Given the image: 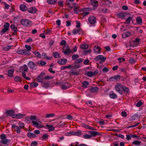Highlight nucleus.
<instances>
[{"mask_svg": "<svg viewBox=\"0 0 146 146\" xmlns=\"http://www.w3.org/2000/svg\"><path fill=\"white\" fill-rule=\"evenodd\" d=\"M91 52V50H84L83 51V54H86L88 53H90Z\"/></svg>", "mask_w": 146, "mask_h": 146, "instance_id": "63", "label": "nucleus"}, {"mask_svg": "<svg viewBox=\"0 0 146 146\" xmlns=\"http://www.w3.org/2000/svg\"><path fill=\"white\" fill-rule=\"evenodd\" d=\"M31 22V21L30 20L25 19H23L21 21V24L26 27L28 26Z\"/></svg>", "mask_w": 146, "mask_h": 146, "instance_id": "4", "label": "nucleus"}, {"mask_svg": "<svg viewBox=\"0 0 146 146\" xmlns=\"http://www.w3.org/2000/svg\"><path fill=\"white\" fill-rule=\"evenodd\" d=\"M29 118L32 121H37L38 119L37 116L35 115H31L29 117Z\"/></svg>", "mask_w": 146, "mask_h": 146, "instance_id": "26", "label": "nucleus"}, {"mask_svg": "<svg viewBox=\"0 0 146 146\" xmlns=\"http://www.w3.org/2000/svg\"><path fill=\"white\" fill-rule=\"evenodd\" d=\"M98 90V87H92L90 89V92L92 93H95L97 92Z\"/></svg>", "mask_w": 146, "mask_h": 146, "instance_id": "16", "label": "nucleus"}, {"mask_svg": "<svg viewBox=\"0 0 146 146\" xmlns=\"http://www.w3.org/2000/svg\"><path fill=\"white\" fill-rule=\"evenodd\" d=\"M27 137L28 138H32L36 137V135L34 134L33 133H32L31 132H29L27 135Z\"/></svg>", "mask_w": 146, "mask_h": 146, "instance_id": "17", "label": "nucleus"}, {"mask_svg": "<svg viewBox=\"0 0 146 146\" xmlns=\"http://www.w3.org/2000/svg\"><path fill=\"white\" fill-rule=\"evenodd\" d=\"M115 136H117L119 137H120L121 138L123 139L124 138V135L122 134H118L117 133H116L115 134Z\"/></svg>", "mask_w": 146, "mask_h": 146, "instance_id": "57", "label": "nucleus"}, {"mask_svg": "<svg viewBox=\"0 0 146 146\" xmlns=\"http://www.w3.org/2000/svg\"><path fill=\"white\" fill-rule=\"evenodd\" d=\"M25 116V115L19 113L15 115V117L17 118H21L24 117Z\"/></svg>", "mask_w": 146, "mask_h": 146, "instance_id": "40", "label": "nucleus"}, {"mask_svg": "<svg viewBox=\"0 0 146 146\" xmlns=\"http://www.w3.org/2000/svg\"><path fill=\"white\" fill-rule=\"evenodd\" d=\"M67 61V60L66 59H62L58 60V63L59 64L64 65L66 63Z\"/></svg>", "mask_w": 146, "mask_h": 146, "instance_id": "13", "label": "nucleus"}, {"mask_svg": "<svg viewBox=\"0 0 146 146\" xmlns=\"http://www.w3.org/2000/svg\"><path fill=\"white\" fill-rule=\"evenodd\" d=\"M81 31V29H74L72 31V33H73L74 35H75L77 34L78 33L80 32Z\"/></svg>", "mask_w": 146, "mask_h": 146, "instance_id": "44", "label": "nucleus"}, {"mask_svg": "<svg viewBox=\"0 0 146 146\" xmlns=\"http://www.w3.org/2000/svg\"><path fill=\"white\" fill-rule=\"evenodd\" d=\"M25 47L27 49L26 50V51L27 52V53L28 52H29V53H30V51H31V46L27 45H25Z\"/></svg>", "mask_w": 146, "mask_h": 146, "instance_id": "34", "label": "nucleus"}, {"mask_svg": "<svg viewBox=\"0 0 146 146\" xmlns=\"http://www.w3.org/2000/svg\"><path fill=\"white\" fill-rule=\"evenodd\" d=\"M14 70V69H10L8 71V75L9 77H12L13 74Z\"/></svg>", "mask_w": 146, "mask_h": 146, "instance_id": "24", "label": "nucleus"}, {"mask_svg": "<svg viewBox=\"0 0 146 146\" xmlns=\"http://www.w3.org/2000/svg\"><path fill=\"white\" fill-rule=\"evenodd\" d=\"M70 1L68 0H67L66 2V4L68 6V7H72L71 6V3L70 2Z\"/></svg>", "mask_w": 146, "mask_h": 146, "instance_id": "56", "label": "nucleus"}, {"mask_svg": "<svg viewBox=\"0 0 146 146\" xmlns=\"http://www.w3.org/2000/svg\"><path fill=\"white\" fill-rule=\"evenodd\" d=\"M0 138L1 139V140H3L6 139L5 135L4 134H1L0 136Z\"/></svg>", "mask_w": 146, "mask_h": 146, "instance_id": "54", "label": "nucleus"}, {"mask_svg": "<svg viewBox=\"0 0 146 146\" xmlns=\"http://www.w3.org/2000/svg\"><path fill=\"white\" fill-rule=\"evenodd\" d=\"M91 2L93 6L97 7L98 6V1L96 0H91Z\"/></svg>", "mask_w": 146, "mask_h": 146, "instance_id": "19", "label": "nucleus"}, {"mask_svg": "<svg viewBox=\"0 0 146 146\" xmlns=\"http://www.w3.org/2000/svg\"><path fill=\"white\" fill-rule=\"evenodd\" d=\"M17 53L19 54L22 55H27L29 56L31 54V53L27 52L26 50H20L17 51Z\"/></svg>", "mask_w": 146, "mask_h": 146, "instance_id": "8", "label": "nucleus"}, {"mask_svg": "<svg viewBox=\"0 0 146 146\" xmlns=\"http://www.w3.org/2000/svg\"><path fill=\"white\" fill-rule=\"evenodd\" d=\"M86 75H87V76H88V77H91L92 76H94L93 74V72H92L91 71H90V72H88L87 73Z\"/></svg>", "mask_w": 146, "mask_h": 146, "instance_id": "53", "label": "nucleus"}, {"mask_svg": "<svg viewBox=\"0 0 146 146\" xmlns=\"http://www.w3.org/2000/svg\"><path fill=\"white\" fill-rule=\"evenodd\" d=\"M92 136L89 135V134H86L83 135V137L85 139H89L91 138L92 137Z\"/></svg>", "mask_w": 146, "mask_h": 146, "instance_id": "52", "label": "nucleus"}, {"mask_svg": "<svg viewBox=\"0 0 146 146\" xmlns=\"http://www.w3.org/2000/svg\"><path fill=\"white\" fill-rule=\"evenodd\" d=\"M5 114L7 115L8 116H10L12 117L13 118L15 117H13V116H15L14 115L15 111L13 110H8L7 109L5 110Z\"/></svg>", "mask_w": 146, "mask_h": 146, "instance_id": "5", "label": "nucleus"}, {"mask_svg": "<svg viewBox=\"0 0 146 146\" xmlns=\"http://www.w3.org/2000/svg\"><path fill=\"white\" fill-rule=\"evenodd\" d=\"M34 54L37 57L40 58L41 56L40 54L38 52H33Z\"/></svg>", "mask_w": 146, "mask_h": 146, "instance_id": "55", "label": "nucleus"}, {"mask_svg": "<svg viewBox=\"0 0 146 146\" xmlns=\"http://www.w3.org/2000/svg\"><path fill=\"white\" fill-rule=\"evenodd\" d=\"M106 59V57H104L102 55H99L94 58V60L96 61H97L100 60V61L99 62L100 64H102L104 62Z\"/></svg>", "mask_w": 146, "mask_h": 146, "instance_id": "2", "label": "nucleus"}, {"mask_svg": "<svg viewBox=\"0 0 146 146\" xmlns=\"http://www.w3.org/2000/svg\"><path fill=\"white\" fill-rule=\"evenodd\" d=\"M132 19V18L131 17H128L126 20L125 22L124 23L125 24H129L130 23L131 20Z\"/></svg>", "mask_w": 146, "mask_h": 146, "instance_id": "42", "label": "nucleus"}, {"mask_svg": "<svg viewBox=\"0 0 146 146\" xmlns=\"http://www.w3.org/2000/svg\"><path fill=\"white\" fill-rule=\"evenodd\" d=\"M82 126L84 127L87 129H89L92 130H95V129L93 128L92 127L89 126H88V125H86V124H84V123H82Z\"/></svg>", "mask_w": 146, "mask_h": 146, "instance_id": "28", "label": "nucleus"}, {"mask_svg": "<svg viewBox=\"0 0 146 146\" xmlns=\"http://www.w3.org/2000/svg\"><path fill=\"white\" fill-rule=\"evenodd\" d=\"M14 80L16 82H21V78L18 76H16L14 78Z\"/></svg>", "mask_w": 146, "mask_h": 146, "instance_id": "30", "label": "nucleus"}, {"mask_svg": "<svg viewBox=\"0 0 146 146\" xmlns=\"http://www.w3.org/2000/svg\"><path fill=\"white\" fill-rule=\"evenodd\" d=\"M24 127V124L23 123H20L19 126H17L15 124L12 125V128H13L16 131L17 133L19 134L20 133L21 129L23 128Z\"/></svg>", "mask_w": 146, "mask_h": 146, "instance_id": "1", "label": "nucleus"}, {"mask_svg": "<svg viewBox=\"0 0 146 146\" xmlns=\"http://www.w3.org/2000/svg\"><path fill=\"white\" fill-rule=\"evenodd\" d=\"M37 82H39L42 83L43 82V80L44 79V77L38 76L36 79Z\"/></svg>", "mask_w": 146, "mask_h": 146, "instance_id": "32", "label": "nucleus"}, {"mask_svg": "<svg viewBox=\"0 0 146 146\" xmlns=\"http://www.w3.org/2000/svg\"><path fill=\"white\" fill-rule=\"evenodd\" d=\"M8 30V29H6L4 28L3 29L1 32V35H2L3 34H4Z\"/></svg>", "mask_w": 146, "mask_h": 146, "instance_id": "62", "label": "nucleus"}, {"mask_svg": "<svg viewBox=\"0 0 146 146\" xmlns=\"http://www.w3.org/2000/svg\"><path fill=\"white\" fill-rule=\"evenodd\" d=\"M46 126L48 129L49 131H53L54 129V127L52 125H47Z\"/></svg>", "mask_w": 146, "mask_h": 146, "instance_id": "31", "label": "nucleus"}, {"mask_svg": "<svg viewBox=\"0 0 146 146\" xmlns=\"http://www.w3.org/2000/svg\"><path fill=\"white\" fill-rule=\"evenodd\" d=\"M89 133L92 136L94 137H96V136L99 135L100 134L98 132L93 131H90L89 132Z\"/></svg>", "mask_w": 146, "mask_h": 146, "instance_id": "15", "label": "nucleus"}, {"mask_svg": "<svg viewBox=\"0 0 146 146\" xmlns=\"http://www.w3.org/2000/svg\"><path fill=\"white\" fill-rule=\"evenodd\" d=\"M55 115V114L54 113L47 114L46 115L45 118H48L50 117H53Z\"/></svg>", "mask_w": 146, "mask_h": 146, "instance_id": "46", "label": "nucleus"}, {"mask_svg": "<svg viewBox=\"0 0 146 146\" xmlns=\"http://www.w3.org/2000/svg\"><path fill=\"white\" fill-rule=\"evenodd\" d=\"M138 115L137 114H135L130 118V121H134L138 118Z\"/></svg>", "mask_w": 146, "mask_h": 146, "instance_id": "25", "label": "nucleus"}, {"mask_svg": "<svg viewBox=\"0 0 146 146\" xmlns=\"http://www.w3.org/2000/svg\"><path fill=\"white\" fill-rule=\"evenodd\" d=\"M122 90H123L125 92L128 93L129 92V89L128 88L126 87L125 86H123Z\"/></svg>", "mask_w": 146, "mask_h": 146, "instance_id": "38", "label": "nucleus"}, {"mask_svg": "<svg viewBox=\"0 0 146 146\" xmlns=\"http://www.w3.org/2000/svg\"><path fill=\"white\" fill-rule=\"evenodd\" d=\"M100 47L98 46L97 47H95L94 49V50L95 53H98V54L100 53Z\"/></svg>", "mask_w": 146, "mask_h": 146, "instance_id": "27", "label": "nucleus"}, {"mask_svg": "<svg viewBox=\"0 0 146 146\" xmlns=\"http://www.w3.org/2000/svg\"><path fill=\"white\" fill-rule=\"evenodd\" d=\"M126 13L123 12L120 13L118 14L119 17L122 19H124L126 15Z\"/></svg>", "mask_w": 146, "mask_h": 146, "instance_id": "22", "label": "nucleus"}, {"mask_svg": "<svg viewBox=\"0 0 146 146\" xmlns=\"http://www.w3.org/2000/svg\"><path fill=\"white\" fill-rule=\"evenodd\" d=\"M38 84L37 82H33L30 84V86L32 88H35L37 87Z\"/></svg>", "mask_w": 146, "mask_h": 146, "instance_id": "37", "label": "nucleus"}, {"mask_svg": "<svg viewBox=\"0 0 146 146\" xmlns=\"http://www.w3.org/2000/svg\"><path fill=\"white\" fill-rule=\"evenodd\" d=\"M47 2L49 4H54L56 3L57 0H48Z\"/></svg>", "mask_w": 146, "mask_h": 146, "instance_id": "39", "label": "nucleus"}, {"mask_svg": "<svg viewBox=\"0 0 146 146\" xmlns=\"http://www.w3.org/2000/svg\"><path fill=\"white\" fill-rule=\"evenodd\" d=\"M71 52V50L68 47L67 48H66V50L63 51V53L65 55L69 54Z\"/></svg>", "mask_w": 146, "mask_h": 146, "instance_id": "18", "label": "nucleus"}, {"mask_svg": "<svg viewBox=\"0 0 146 146\" xmlns=\"http://www.w3.org/2000/svg\"><path fill=\"white\" fill-rule=\"evenodd\" d=\"M137 23L139 25H141L142 23V19L140 17H137L136 18Z\"/></svg>", "mask_w": 146, "mask_h": 146, "instance_id": "23", "label": "nucleus"}, {"mask_svg": "<svg viewBox=\"0 0 146 146\" xmlns=\"http://www.w3.org/2000/svg\"><path fill=\"white\" fill-rule=\"evenodd\" d=\"M29 67L31 69L35 70L37 68V66L34 62L30 61L28 64Z\"/></svg>", "mask_w": 146, "mask_h": 146, "instance_id": "6", "label": "nucleus"}, {"mask_svg": "<svg viewBox=\"0 0 146 146\" xmlns=\"http://www.w3.org/2000/svg\"><path fill=\"white\" fill-rule=\"evenodd\" d=\"M123 86H122L121 84L117 83L115 86V88L116 91L120 94H122L123 93Z\"/></svg>", "mask_w": 146, "mask_h": 146, "instance_id": "3", "label": "nucleus"}, {"mask_svg": "<svg viewBox=\"0 0 146 146\" xmlns=\"http://www.w3.org/2000/svg\"><path fill=\"white\" fill-rule=\"evenodd\" d=\"M109 96L111 98L115 99L117 97V95L114 93L110 94Z\"/></svg>", "mask_w": 146, "mask_h": 146, "instance_id": "45", "label": "nucleus"}, {"mask_svg": "<svg viewBox=\"0 0 146 146\" xmlns=\"http://www.w3.org/2000/svg\"><path fill=\"white\" fill-rule=\"evenodd\" d=\"M10 141V140L6 139L3 140H1L0 143L4 145H8L9 144Z\"/></svg>", "mask_w": 146, "mask_h": 146, "instance_id": "11", "label": "nucleus"}, {"mask_svg": "<svg viewBox=\"0 0 146 146\" xmlns=\"http://www.w3.org/2000/svg\"><path fill=\"white\" fill-rule=\"evenodd\" d=\"M22 75L23 77L25 79L28 80H31V78H30L26 76V74L25 72H22Z\"/></svg>", "mask_w": 146, "mask_h": 146, "instance_id": "43", "label": "nucleus"}, {"mask_svg": "<svg viewBox=\"0 0 146 146\" xmlns=\"http://www.w3.org/2000/svg\"><path fill=\"white\" fill-rule=\"evenodd\" d=\"M4 28L7 29H8V30L9 28V23H6L4 25Z\"/></svg>", "mask_w": 146, "mask_h": 146, "instance_id": "60", "label": "nucleus"}, {"mask_svg": "<svg viewBox=\"0 0 146 146\" xmlns=\"http://www.w3.org/2000/svg\"><path fill=\"white\" fill-rule=\"evenodd\" d=\"M70 74H72L73 75H78V74L79 72L76 71V72H74V71H72L70 72Z\"/></svg>", "mask_w": 146, "mask_h": 146, "instance_id": "59", "label": "nucleus"}, {"mask_svg": "<svg viewBox=\"0 0 146 146\" xmlns=\"http://www.w3.org/2000/svg\"><path fill=\"white\" fill-rule=\"evenodd\" d=\"M21 71H24L23 72H27L28 70V68L27 66L24 64L20 68Z\"/></svg>", "mask_w": 146, "mask_h": 146, "instance_id": "12", "label": "nucleus"}, {"mask_svg": "<svg viewBox=\"0 0 146 146\" xmlns=\"http://www.w3.org/2000/svg\"><path fill=\"white\" fill-rule=\"evenodd\" d=\"M20 9L22 11H25L27 10V7L24 5L22 4L20 6Z\"/></svg>", "mask_w": 146, "mask_h": 146, "instance_id": "21", "label": "nucleus"}, {"mask_svg": "<svg viewBox=\"0 0 146 146\" xmlns=\"http://www.w3.org/2000/svg\"><path fill=\"white\" fill-rule=\"evenodd\" d=\"M89 84V83L87 81H84L82 83V87L83 88H87V86Z\"/></svg>", "mask_w": 146, "mask_h": 146, "instance_id": "41", "label": "nucleus"}, {"mask_svg": "<svg viewBox=\"0 0 146 146\" xmlns=\"http://www.w3.org/2000/svg\"><path fill=\"white\" fill-rule=\"evenodd\" d=\"M27 11L30 13H33L36 12L37 9L35 7H32L29 10H27Z\"/></svg>", "mask_w": 146, "mask_h": 146, "instance_id": "14", "label": "nucleus"}, {"mask_svg": "<svg viewBox=\"0 0 146 146\" xmlns=\"http://www.w3.org/2000/svg\"><path fill=\"white\" fill-rule=\"evenodd\" d=\"M12 46L11 45L7 46L4 48V50L6 51H8Z\"/></svg>", "mask_w": 146, "mask_h": 146, "instance_id": "64", "label": "nucleus"}, {"mask_svg": "<svg viewBox=\"0 0 146 146\" xmlns=\"http://www.w3.org/2000/svg\"><path fill=\"white\" fill-rule=\"evenodd\" d=\"M88 21L90 24H93L96 22V19L94 16H91L89 18Z\"/></svg>", "mask_w": 146, "mask_h": 146, "instance_id": "9", "label": "nucleus"}, {"mask_svg": "<svg viewBox=\"0 0 146 146\" xmlns=\"http://www.w3.org/2000/svg\"><path fill=\"white\" fill-rule=\"evenodd\" d=\"M48 135L46 134H44L42 137V138L43 140L46 139L48 138Z\"/></svg>", "mask_w": 146, "mask_h": 146, "instance_id": "58", "label": "nucleus"}, {"mask_svg": "<svg viewBox=\"0 0 146 146\" xmlns=\"http://www.w3.org/2000/svg\"><path fill=\"white\" fill-rule=\"evenodd\" d=\"M141 143V141H135L132 142V144L135 145H139Z\"/></svg>", "mask_w": 146, "mask_h": 146, "instance_id": "48", "label": "nucleus"}, {"mask_svg": "<svg viewBox=\"0 0 146 146\" xmlns=\"http://www.w3.org/2000/svg\"><path fill=\"white\" fill-rule=\"evenodd\" d=\"M79 56L78 54H74L72 56V60H75L79 58Z\"/></svg>", "mask_w": 146, "mask_h": 146, "instance_id": "50", "label": "nucleus"}, {"mask_svg": "<svg viewBox=\"0 0 146 146\" xmlns=\"http://www.w3.org/2000/svg\"><path fill=\"white\" fill-rule=\"evenodd\" d=\"M60 85L62 88L64 90L67 89L70 86V85L68 82H65L64 83H61V84H60Z\"/></svg>", "mask_w": 146, "mask_h": 146, "instance_id": "7", "label": "nucleus"}, {"mask_svg": "<svg viewBox=\"0 0 146 146\" xmlns=\"http://www.w3.org/2000/svg\"><path fill=\"white\" fill-rule=\"evenodd\" d=\"M83 60V58H79L77 59H76L75 62V63H79L82 62Z\"/></svg>", "mask_w": 146, "mask_h": 146, "instance_id": "47", "label": "nucleus"}, {"mask_svg": "<svg viewBox=\"0 0 146 146\" xmlns=\"http://www.w3.org/2000/svg\"><path fill=\"white\" fill-rule=\"evenodd\" d=\"M76 64L75 63V62L74 63V69L79 68L80 67V66L79 64Z\"/></svg>", "mask_w": 146, "mask_h": 146, "instance_id": "61", "label": "nucleus"}, {"mask_svg": "<svg viewBox=\"0 0 146 146\" xmlns=\"http://www.w3.org/2000/svg\"><path fill=\"white\" fill-rule=\"evenodd\" d=\"M131 35V33L129 32L123 33L122 34L123 37L125 38Z\"/></svg>", "mask_w": 146, "mask_h": 146, "instance_id": "20", "label": "nucleus"}, {"mask_svg": "<svg viewBox=\"0 0 146 146\" xmlns=\"http://www.w3.org/2000/svg\"><path fill=\"white\" fill-rule=\"evenodd\" d=\"M37 64H39V65L44 66L46 64V63L44 61H41L40 63L39 62H37Z\"/></svg>", "mask_w": 146, "mask_h": 146, "instance_id": "51", "label": "nucleus"}, {"mask_svg": "<svg viewBox=\"0 0 146 146\" xmlns=\"http://www.w3.org/2000/svg\"><path fill=\"white\" fill-rule=\"evenodd\" d=\"M70 146H87L86 144H82L78 145V143H72L70 145Z\"/></svg>", "mask_w": 146, "mask_h": 146, "instance_id": "36", "label": "nucleus"}, {"mask_svg": "<svg viewBox=\"0 0 146 146\" xmlns=\"http://www.w3.org/2000/svg\"><path fill=\"white\" fill-rule=\"evenodd\" d=\"M121 76L119 75H117L114 76L113 77H111L109 79V80L111 81H113L114 80H118L120 79Z\"/></svg>", "mask_w": 146, "mask_h": 146, "instance_id": "10", "label": "nucleus"}, {"mask_svg": "<svg viewBox=\"0 0 146 146\" xmlns=\"http://www.w3.org/2000/svg\"><path fill=\"white\" fill-rule=\"evenodd\" d=\"M82 132L80 131H79L77 132H75L74 135L80 136L82 134Z\"/></svg>", "mask_w": 146, "mask_h": 146, "instance_id": "49", "label": "nucleus"}, {"mask_svg": "<svg viewBox=\"0 0 146 146\" xmlns=\"http://www.w3.org/2000/svg\"><path fill=\"white\" fill-rule=\"evenodd\" d=\"M101 1L102 2H104L103 4L109 5L111 4V2L109 0H101Z\"/></svg>", "mask_w": 146, "mask_h": 146, "instance_id": "35", "label": "nucleus"}, {"mask_svg": "<svg viewBox=\"0 0 146 146\" xmlns=\"http://www.w3.org/2000/svg\"><path fill=\"white\" fill-rule=\"evenodd\" d=\"M53 56L55 58H60V54H59L58 52H53Z\"/></svg>", "mask_w": 146, "mask_h": 146, "instance_id": "29", "label": "nucleus"}, {"mask_svg": "<svg viewBox=\"0 0 146 146\" xmlns=\"http://www.w3.org/2000/svg\"><path fill=\"white\" fill-rule=\"evenodd\" d=\"M88 47V46L86 43L82 44L80 46V48L83 49H86Z\"/></svg>", "mask_w": 146, "mask_h": 146, "instance_id": "33", "label": "nucleus"}]
</instances>
